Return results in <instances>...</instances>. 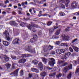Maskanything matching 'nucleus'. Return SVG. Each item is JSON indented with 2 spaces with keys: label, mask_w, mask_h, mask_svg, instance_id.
I'll return each mask as SVG.
<instances>
[{
  "label": "nucleus",
  "mask_w": 79,
  "mask_h": 79,
  "mask_svg": "<svg viewBox=\"0 0 79 79\" xmlns=\"http://www.w3.org/2000/svg\"><path fill=\"white\" fill-rule=\"evenodd\" d=\"M25 51H28V52H31V53H35V48H32V46H28L27 49H25Z\"/></svg>",
  "instance_id": "f257e3e1"
},
{
  "label": "nucleus",
  "mask_w": 79,
  "mask_h": 79,
  "mask_svg": "<svg viewBox=\"0 0 79 79\" xmlns=\"http://www.w3.org/2000/svg\"><path fill=\"white\" fill-rule=\"evenodd\" d=\"M2 58V61L3 63H6V61H8L9 58L6 55H3L2 56H0V58Z\"/></svg>",
  "instance_id": "f03ea898"
},
{
  "label": "nucleus",
  "mask_w": 79,
  "mask_h": 79,
  "mask_svg": "<svg viewBox=\"0 0 79 79\" xmlns=\"http://www.w3.org/2000/svg\"><path fill=\"white\" fill-rule=\"evenodd\" d=\"M73 68V65L70 64L68 67H65L64 68V69L63 70V72L65 73H66V72L68 71H69V69H71Z\"/></svg>",
  "instance_id": "7ed1b4c3"
},
{
  "label": "nucleus",
  "mask_w": 79,
  "mask_h": 79,
  "mask_svg": "<svg viewBox=\"0 0 79 79\" xmlns=\"http://www.w3.org/2000/svg\"><path fill=\"white\" fill-rule=\"evenodd\" d=\"M55 60L53 58H49V64L51 66H53V64H55Z\"/></svg>",
  "instance_id": "20e7f679"
},
{
  "label": "nucleus",
  "mask_w": 79,
  "mask_h": 79,
  "mask_svg": "<svg viewBox=\"0 0 79 79\" xmlns=\"http://www.w3.org/2000/svg\"><path fill=\"white\" fill-rule=\"evenodd\" d=\"M4 34L5 35V36H6V39L9 41V40H10L11 39V38H10L9 36V33H8V32L6 31H5V32L4 33Z\"/></svg>",
  "instance_id": "39448f33"
},
{
  "label": "nucleus",
  "mask_w": 79,
  "mask_h": 79,
  "mask_svg": "<svg viewBox=\"0 0 79 79\" xmlns=\"http://www.w3.org/2000/svg\"><path fill=\"white\" fill-rule=\"evenodd\" d=\"M31 25L29 24L27 26V27H28V29H30V30H31L32 29V27H38V25L34 24H31Z\"/></svg>",
  "instance_id": "423d86ee"
},
{
  "label": "nucleus",
  "mask_w": 79,
  "mask_h": 79,
  "mask_svg": "<svg viewBox=\"0 0 79 79\" xmlns=\"http://www.w3.org/2000/svg\"><path fill=\"white\" fill-rule=\"evenodd\" d=\"M57 28H58V27H56V26H55L53 28H52L51 29H49V33L50 34H52V32H54V31H55V29H56Z\"/></svg>",
  "instance_id": "0eeeda50"
},
{
  "label": "nucleus",
  "mask_w": 79,
  "mask_h": 79,
  "mask_svg": "<svg viewBox=\"0 0 79 79\" xmlns=\"http://www.w3.org/2000/svg\"><path fill=\"white\" fill-rule=\"evenodd\" d=\"M19 69H17L14 72H12L11 74H10V75H12V74L15 75L16 76H18V73Z\"/></svg>",
  "instance_id": "6e6552de"
},
{
  "label": "nucleus",
  "mask_w": 79,
  "mask_h": 79,
  "mask_svg": "<svg viewBox=\"0 0 79 79\" xmlns=\"http://www.w3.org/2000/svg\"><path fill=\"white\" fill-rule=\"evenodd\" d=\"M38 68V69H40V71H42V69H43V65L42 63L40 62L39 64Z\"/></svg>",
  "instance_id": "1a4fd4ad"
},
{
  "label": "nucleus",
  "mask_w": 79,
  "mask_h": 79,
  "mask_svg": "<svg viewBox=\"0 0 79 79\" xmlns=\"http://www.w3.org/2000/svg\"><path fill=\"white\" fill-rule=\"evenodd\" d=\"M19 42V39H15L13 41V44H18Z\"/></svg>",
  "instance_id": "9d476101"
},
{
  "label": "nucleus",
  "mask_w": 79,
  "mask_h": 79,
  "mask_svg": "<svg viewBox=\"0 0 79 79\" xmlns=\"http://www.w3.org/2000/svg\"><path fill=\"white\" fill-rule=\"evenodd\" d=\"M10 25H14V26H16V27H18V25L15 21H12L10 22Z\"/></svg>",
  "instance_id": "9b49d317"
},
{
  "label": "nucleus",
  "mask_w": 79,
  "mask_h": 79,
  "mask_svg": "<svg viewBox=\"0 0 79 79\" xmlns=\"http://www.w3.org/2000/svg\"><path fill=\"white\" fill-rule=\"evenodd\" d=\"M77 5V3L75 1L73 2L71 4V6L72 8H76Z\"/></svg>",
  "instance_id": "f8f14e48"
},
{
  "label": "nucleus",
  "mask_w": 79,
  "mask_h": 79,
  "mask_svg": "<svg viewBox=\"0 0 79 79\" xmlns=\"http://www.w3.org/2000/svg\"><path fill=\"white\" fill-rule=\"evenodd\" d=\"M62 37L64 39L68 40L69 38V36L67 35H65L63 34L62 35Z\"/></svg>",
  "instance_id": "ddd939ff"
},
{
  "label": "nucleus",
  "mask_w": 79,
  "mask_h": 79,
  "mask_svg": "<svg viewBox=\"0 0 79 79\" xmlns=\"http://www.w3.org/2000/svg\"><path fill=\"white\" fill-rule=\"evenodd\" d=\"M26 62V60L24 59H21L19 60V63H24Z\"/></svg>",
  "instance_id": "4468645a"
},
{
  "label": "nucleus",
  "mask_w": 79,
  "mask_h": 79,
  "mask_svg": "<svg viewBox=\"0 0 79 79\" xmlns=\"http://www.w3.org/2000/svg\"><path fill=\"white\" fill-rule=\"evenodd\" d=\"M3 44L5 46H8L10 45V43L6 41H3Z\"/></svg>",
  "instance_id": "2eb2a0df"
},
{
  "label": "nucleus",
  "mask_w": 79,
  "mask_h": 79,
  "mask_svg": "<svg viewBox=\"0 0 79 79\" xmlns=\"http://www.w3.org/2000/svg\"><path fill=\"white\" fill-rule=\"evenodd\" d=\"M40 75L43 77H45L47 75V73L45 72H43L41 73Z\"/></svg>",
  "instance_id": "dca6fc26"
},
{
  "label": "nucleus",
  "mask_w": 79,
  "mask_h": 79,
  "mask_svg": "<svg viewBox=\"0 0 79 79\" xmlns=\"http://www.w3.org/2000/svg\"><path fill=\"white\" fill-rule=\"evenodd\" d=\"M73 48L74 50L77 52H79V48L76 46H73Z\"/></svg>",
  "instance_id": "f3484780"
},
{
  "label": "nucleus",
  "mask_w": 79,
  "mask_h": 79,
  "mask_svg": "<svg viewBox=\"0 0 79 79\" xmlns=\"http://www.w3.org/2000/svg\"><path fill=\"white\" fill-rule=\"evenodd\" d=\"M56 52L57 54H58V55H60V54H61V50L58 49L56 50Z\"/></svg>",
  "instance_id": "a211bd4d"
},
{
  "label": "nucleus",
  "mask_w": 79,
  "mask_h": 79,
  "mask_svg": "<svg viewBox=\"0 0 79 79\" xmlns=\"http://www.w3.org/2000/svg\"><path fill=\"white\" fill-rule=\"evenodd\" d=\"M72 76V73L71 72H70L69 73V74L68 75V76H67V78L68 79H70L71 78V76Z\"/></svg>",
  "instance_id": "6ab92c4d"
},
{
  "label": "nucleus",
  "mask_w": 79,
  "mask_h": 79,
  "mask_svg": "<svg viewBox=\"0 0 79 79\" xmlns=\"http://www.w3.org/2000/svg\"><path fill=\"white\" fill-rule=\"evenodd\" d=\"M4 66H6L7 69H10L11 66V64H6L4 65Z\"/></svg>",
  "instance_id": "aec40b11"
},
{
  "label": "nucleus",
  "mask_w": 79,
  "mask_h": 79,
  "mask_svg": "<svg viewBox=\"0 0 79 79\" xmlns=\"http://www.w3.org/2000/svg\"><path fill=\"white\" fill-rule=\"evenodd\" d=\"M61 46L62 47H64V46H65L67 47H68V44L66 43H62L60 44Z\"/></svg>",
  "instance_id": "412c9836"
},
{
  "label": "nucleus",
  "mask_w": 79,
  "mask_h": 79,
  "mask_svg": "<svg viewBox=\"0 0 79 79\" xmlns=\"http://www.w3.org/2000/svg\"><path fill=\"white\" fill-rule=\"evenodd\" d=\"M61 31V29L58 30L55 32V34L56 35H59L60 33V31Z\"/></svg>",
  "instance_id": "4be33fe9"
},
{
  "label": "nucleus",
  "mask_w": 79,
  "mask_h": 79,
  "mask_svg": "<svg viewBox=\"0 0 79 79\" xmlns=\"http://www.w3.org/2000/svg\"><path fill=\"white\" fill-rule=\"evenodd\" d=\"M33 63L35 65H36L38 64V61H37V60H35L33 61Z\"/></svg>",
  "instance_id": "5701e85b"
},
{
  "label": "nucleus",
  "mask_w": 79,
  "mask_h": 79,
  "mask_svg": "<svg viewBox=\"0 0 79 79\" xmlns=\"http://www.w3.org/2000/svg\"><path fill=\"white\" fill-rule=\"evenodd\" d=\"M26 23L22 22L21 23H20V26H22V27H24V26H26Z\"/></svg>",
  "instance_id": "b1692460"
},
{
  "label": "nucleus",
  "mask_w": 79,
  "mask_h": 79,
  "mask_svg": "<svg viewBox=\"0 0 79 79\" xmlns=\"http://www.w3.org/2000/svg\"><path fill=\"white\" fill-rule=\"evenodd\" d=\"M59 15L61 16H65V14H64V12H61L59 13Z\"/></svg>",
  "instance_id": "393cba45"
},
{
  "label": "nucleus",
  "mask_w": 79,
  "mask_h": 79,
  "mask_svg": "<svg viewBox=\"0 0 79 79\" xmlns=\"http://www.w3.org/2000/svg\"><path fill=\"white\" fill-rule=\"evenodd\" d=\"M61 76H62V74H61V73H60V74L57 75L56 76V77L57 79H59V77H61Z\"/></svg>",
  "instance_id": "a878e982"
},
{
  "label": "nucleus",
  "mask_w": 79,
  "mask_h": 79,
  "mask_svg": "<svg viewBox=\"0 0 79 79\" xmlns=\"http://www.w3.org/2000/svg\"><path fill=\"white\" fill-rule=\"evenodd\" d=\"M67 59H68V58H67V57H66V56L65 55H64L63 58V61H66V60H67Z\"/></svg>",
  "instance_id": "bb28decb"
},
{
  "label": "nucleus",
  "mask_w": 79,
  "mask_h": 79,
  "mask_svg": "<svg viewBox=\"0 0 79 79\" xmlns=\"http://www.w3.org/2000/svg\"><path fill=\"white\" fill-rule=\"evenodd\" d=\"M49 50L48 47H44V52H46L48 51V50Z\"/></svg>",
  "instance_id": "cd10ccee"
},
{
  "label": "nucleus",
  "mask_w": 79,
  "mask_h": 79,
  "mask_svg": "<svg viewBox=\"0 0 79 79\" xmlns=\"http://www.w3.org/2000/svg\"><path fill=\"white\" fill-rule=\"evenodd\" d=\"M33 39L35 40V41H36L37 40V36L36 35H33Z\"/></svg>",
  "instance_id": "c85d7f7f"
},
{
  "label": "nucleus",
  "mask_w": 79,
  "mask_h": 79,
  "mask_svg": "<svg viewBox=\"0 0 79 79\" xmlns=\"http://www.w3.org/2000/svg\"><path fill=\"white\" fill-rule=\"evenodd\" d=\"M42 61H43V62H44V63H47L48 62L47 59L45 58H43Z\"/></svg>",
  "instance_id": "c756f323"
},
{
  "label": "nucleus",
  "mask_w": 79,
  "mask_h": 79,
  "mask_svg": "<svg viewBox=\"0 0 79 79\" xmlns=\"http://www.w3.org/2000/svg\"><path fill=\"white\" fill-rule=\"evenodd\" d=\"M35 41H35V40L34 39H31L30 40V42H31V43H34Z\"/></svg>",
  "instance_id": "7c9ffc66"
},
{
  "label": "nucleus",
  "mask_w": 79,
  "mask_h": 79,
  "mask_svg": "<svg viewBox=\"0 0 79 79\" xmlns=\"http://www.w3.org/2000/svg\"><path fill=\"white\" fill-rule=\"evenodd\" d=\"M52 22L50 21H49L48 22V23H47V25L48 26H50L51 25H52Z\"/></svg>",
  "instance_id": "2f4dec72"
},
{
  "label": "nucleus",
  "mask_w": 79,
  "mask_h": 79,
  "mask_svg": "<svg viewBox=\"0 0 79 79\" xmlns=\"http://www.w3.org/2000/svg\"><path fill=\"white\" fill-rule=\"evenodd\" d=\"M42 12L41 10H40L39 11V13L40 14H39L38 15V16L39 17H40V16H43V15H42Z\"/></svg>",
  "instance_id": "473e14b6"
},
{
  "label": "nucleus",
  "mask_w": 79,
  "mask_h": 79,
  "mask_svg": "<svg viewBox=\"0 0 79 79\" xmlns=\"http://www.w3.org/2000/svg\"><path fill=\"white\" fill-rule=\"evenodd\" d=\"M48 48H49V50H52V49H53V46H52L50 45H49V46H48Z\"/></svg>",
  "instance_id": "72a5a7b5"
},
{
  "label": "nucleus",
  "mask_w": 79,
  "mask_h": 79,
  "mask_svg": "<svg viewBox=\"0 0 79 79\" xmlns=\"http://www.w3.org/2000/svg\"><path fill=\"white\" fill-rule=\"evenodd\" d=\"M43 16H48L49 18H51V16H52L51 15L46 14H45L44 15H43Z\"/></svg>",
  "instance_id": "f704fd0d"
},
{
  "label": "nucleus",
  "mask_w": 79,
  "mask_h": 79,
  "mask_svg": "<svg viewBox=\"0 0 79 79\" xmlns=\"http://www.w3.org/2000/svg\"><path fill=\"white\" fill-rule=\"evenodd\" d=\"M50 54L51 55H55V51H52L50 52Z\"/></svg>",
  "instance_id": "c9c22d12"
},
{
  "label": "nucleus",
  "mask_w": 79,
  "mask_h": 79,
  "mask_svg": "<svg viewBox=\"0 0 79 79\" xmlns=\"http://www.w3.org/2000/svg\"><path fill=\"white\" fill-rule=\"evenodd\" d=\"M78 62L79 63V60L77 61H76V60L74 61V66H76V64H77Z\"/></svg>",
  "instance_id": "e433bc0d"
},
{
  "label": "nucleus",
  "mask_w": 79,
  "mask_h": 79,
  "mask_svg": "<svg viewBox=\"0 0 79 79\" xmlns=\"http://www.w3.org/2000/svg\"><path fill=\"white\" fill-rule=\"evenodd\" d=\"M20 75L23 76L24 75V71L23 70H21L20 71Z\"/></svg>",
  "instance_id": "4c0bfd02"
},
{
  "label": "nucleus",
  "mask_w": 79,
  "mask_h": 79,
  "mask_svg": "<svg viewBox=\"0 0 79 79\" xmlns=\"http://www.w3.org/2000/svg\"><path fill=\"white\" fill-rule=\"evenodd\" d=\"M38 35H42V31H39L38 32Z\"/></svg>",
  "instance_id": "58836bf2"
},
{
  "label": "nucleus",
  "mask_w": 79,
  "mask_h": 79,
  "mask_svg": "<svg viewBox=\"0 0 79 79\" xmlns=\"http://www.w3.org/2000/svg\"><path fill=\"white\" fill-rule=\"evenodd\" d=\"M69 28H70V27H67V29L65 30V31L66 32H68V31H69Z\"/></svg>",
  "instance_id": "ea45409f"
},
{
  "label": "nucleus",
  "mask_w": 79,
  "mask_h": 79,
  "mask_svg": "<svg viewBox=\"0 0 79 79\" xmlns=\"http://www.w3.org/2000/svg\"><path fill=\"white\" fill-rule=\"evenodd\" d=\"M54 75H55V73H53L49 74V76H50V77H52L53 76H54Z\"/></svg>",
  "instance_id": "a19ab883"
},
{
  "label": "nucleus",
  "mask_w": 79,
  "mask_h": 79,
  "mask_svg": "<svg viewBox=\"0 0 79 79\" xmlns=\"http://www.w3.org/2000/svg\"><path fill=\"white\" fill-rule=\"evenodd\" d=\"M55 44L56 45H60V42L59 41H57L55 43Z\"/></svg>",
  "instance_id": "79ce46f5"
},
{
  "label": "nucleus",
  "mask_w": 79,
  "mask_h": 79,
  "mask_svg": "<svg viewBox=\"0 0 79 79\" xmlns=\"http://www.w3.org/2000/svg\"><path fill=\"white\" fill-rule=\"evenodd\" d=\"M28 76H29V78H31L32 77V74L31 73H29L28 74Z\"/></svg>",
  "instance_id": "37998d69"
},
{
  "label": "nucleus",
  "mask_w": 79,
  "mask_h": 79,
  "mask_svg": "<svg viewBox=\"0 0 79 79\" xmlns=\"http://www.w3.org/2000/svg\"><path fill=\"white\" fill-rule=\"evenodd\" d=\"M69 49L71 52H73V48H71V47H70L69 48Z\"/></svg>",
  "instance_id": "c03bdc74"
},
{
  "label": "nucleus",
  "mask_w": 79,
  "mask_h": 79,
  "mask_svg": "<svg viewBox=\"0 0 79 79\" xmlns=\"http://www.w3.org/2000/svg\"><path fill=\"white\" fill-rule=\"evenodd\" d=\"M34 2H35V3H39V2L38 0H34Z\"/></svg>",
  "instance_id": "a18cd8bd"
},
{
  "label": "nucleus",
  "mask_w": 79,
  "mask_h": 79,
  "mask_svg": "<svg viewBox=\"0 0 79 79\" xmlns=\"http://www.w3.org/2000/svg\"><path fill=\"white\" fill-rule=\"evenodd\" d=\"M64 63V61L61 60L58 62V63H59V64H61V63Z\"/></svg>",
  "instance_id": "49530a36"
},
{
  "label": "nucleus",
  "mask_w": 79,
  "mask_h": 79,
  "mask_svg": "<svg viewBox=\"0 0 79 79\" xmlns=\"http://www.w3.org/2000/svg\"><path fill=\"white\" fill-rule=\"evenodd\" d=\"M34 72H35V73H38V72H39V70L35 68V70L34 71Z\"/></svg>",
  "instance_id": "de8ad7c7"
},
{
  "label": "nucleus",
  "mask_w": 79,
  "mask_h": 79,
  "mask_svg": "<svg viewBox=\"0 0 79 79\" xmlns=\"http://www.w3.org/2000/svg\"><path fill=\"white\" fill-rule=\"evenodd\" d=\"M60 50L61 51V52H62V53H64L65 52V51H66V50H65L64 49H62Z\"/></svg>",
  "instance_id": "09e8293b"
},
{
  "label": "nucleus",
  "mask_w": 79,
  "mask_h": 79,
  "mask_svg": "<svg viewBox=\"0 0 79 79\" xmlns=\"http://www.w3.org/2000/svg\"><path fill=\"white\" fill-rule=\"evenodd\" d=\"M68 64V63H65L63 64L62 65V66H66Z\"/></svg>",
  "instance_id": "8fccbe9b"
},
{
  "label": "nucleus",
  "mask_w": 79,
  "mask_h": 79,
  "mask_svg": "<svg viewBox=\"0 0 79 79\" xmlns=\"http://www.w3.org/2000/svg\"><path fill=\"white\" fill-rule=\"evenodd\" d=\"M77 39H75L74 40H73V41L72 42V43H73H73H74V42H76V41H77Z\"/></svg>",
  "instance_id": "3c124183"
},
{
  "label": "nucleus",
  "mask_w": 79,
  "mask_h": 79,
  "mask_svg": "<svg viewBox=\"0 0 79 79\" xmlns=\"http://www.w3.org/2000/svg\"><path fill=\"white\" fill-rule=\"evenodd\" d=\"M66 3H69L70 2V0H65Z\"/></svg>",
  "instance_id": "603ef678"
},
{
  "label": "nucleus",
  "mask_w": 79,
  "mask_h": 79,
  "mask_svg": "<svg viewBox=\"0 0 79 79\" xmlns=\"http://www.w3.org/2000/svg\"><path fill=\"white\" fill-rule=\"evenodd\" d=\"M66 55H68V56H69V55H71V53L70 52H68L66 53Z\"/></svg>",
  "instance_id": "864d4df0"
},
{
  "label": "nucleus",
  "mask_w": 79,
  "mask_h": 79,
  "mask_svg": "<svg viewBox=\"0 0 79 79\" xmlns=\"http://www.w3.org/2000/svg\"><path fill=\"white\" fill-rule=\"evenodd\" d=\"M47 69H48L49 70H50L51 69H53L52 68H50L49 67H48L47 68Z\"/></svg>",
  "instance_id": "5fc2aeb1"
},
{
  "label": "nucleus",
  "mask_w": 79,
  "mask_h": 79,
  "mask_svg": "<svg viewBox=\"0 0 79 79\" xmlns=\"http://www.w3.org/2000/svg\"><path fill=\"white\" fill-rule=\"evenodd\" d=\"M9 3V1H8V0H6V1H5V4H6V3Z\"/></svg>",
  "instance_id": "6e6d98bb"
},
{
  "label": "nucleus",
  "mask_w": 79,
  "mask_h": 79,
  "mask_svg": "<svg viewBox=\"0 0 79 79\" xmlns=\"http://www.w3.org/2000/svg\"><path fill=\"white\" fill-rule=\"evenodd\" d=\"M35 69V68H32L31 69V70L32 71H33V72H34Z\"/></svg>",
  "instance_id": "4d7b16f0"
},
{
  "label": "nucleus",
  "mask_w": 79,
  "mask_h": 79,
  "mask_svg": "<svg viewBox=\"0 0 79 79\" xmlns=\"http://www.w3.org/2000/svg\"><path fill=\"white\" fill-rule=\"evenodd\" d=\"M15 64H13V66H12V68L13 69H15L16 68L15 67Z\"/></svg>",
  "instance_id": "13d9d810"
},
{
  "label": "nucleus",
  "mask_w": 79,
  "mask_h": 79,
  "mask_svg": "<svg viewBox=\"0 0 79 79\" xmlns=\"http://www.w3.org/2000/svg\"><path fill=\"white\" fill-rule=\"evenodd\" d=\"M35 76H36V77H35L36 79H39V76H38V75L35 74Z\"/></svg>",
  "instance_id": "bf43d9fd"
},
{
  "label": "nucleus",
  "mask_w": 79,
  "mask_h": 79,
  "mask_svg": "<svg viewBox=\"0 0 79 79\" xmlns=\"http://www.w3.org/2000/svg\"><path fill=\"white\" fill-rule=\"evenodd\" d=\"M12 58V59H14L15 60V59H16V57L15 56H12L11 57Z\"/></svg>",
  "instance_id": "052dcab7"
},
{
  "label": "nucleus",
  "mask_w": 79,
  "mask_h": 79,
  "mask_svg": "<svg viewBox=\"0 0 79 79\" xmlns=\"http://www.w3.org/2000/svg\"><path fill=\"white\" fill-rule=\"evenodd\" d=\"M61 7L62 8H65L63 4H62L61 5Z\"/></svg>",
  "instance_id": "680f3d73"
},
{
  "label": "nucleus",
  "mask_w": 79,
  "mask_h": 79,
  "mask_svg": "<svg viewBox=\"0 0 79 79\" xmlns=\"http://www.w3.org/2000/svg\"><path fill=\"white\" fill-rule=\"evenodd\" d=\"M19 15H21L22 14H23L22 13H21V11L20 10H19Z\"/></svg>",
  "instance_id": "e2e57ef3"
},
{
  "label": "nucleus",
  "mask_w": 79,
  "mask_h": 79,
  "mask_svg": "<svg viewBox=\"0 0 79 79\" xmlns=\"http://www.w3.org/2000/svg\"><path fill=\"white\" fill-rule=\"evenodd\" d=\"M77 73H79V68H77L76 70Z\"/></svg>",
  "instance_id": "0e129e2a"
},
{
  "label": "nucleus",
  "mask_w": 79,
  "mask_h": 79,
  "mask_svg": "<svg viewBox=\"0 0 79 79\" xmlns=\"http://www.w3.org/2000/svg\"><path fill=\"white\" fill-rule=\"evenodd\" d=\"M14 7L15 9H16V8H18V6H14Z\"/></svg>",
  "instance_id": "69168bd1"
},
{
  "label": "nucleus",
  "mask_w": 79,
  "mask_h": 79,
  "mask_svg": "<svg viewBox=\"0 0 79 79\" xmlns=\"http://www.w3.org/2000/svg\"><path fill=\"white\" fill-rule=\"evenodd\" d=\"M27 16H30V14H29L28 13H27Z\"/></svg>",
  "instance_id": "338daca9"
},
{
  "label": "nucleus",
  "mask_w": 79,
  "mask_h": 79,
  "mask_svg": "<svg viewBox=\"0 0 79 79\" xmlns=\"http://www.w3.org/2000/svg\"><path fill=\"white\" fill-rule=\"evenodd\" d=\"M2 14L3 15H5L6 14V12H5V11H3L2 12Z\"/></svg>",
  "instance_id": "774afa93"
}]
</instances>
